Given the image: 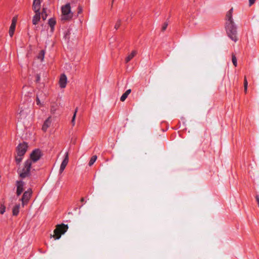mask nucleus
<instances>
[{
    "mask_svg": "<svg viewBox=\"0 0 259 259\" xmlns=\"http://www.w3.org/2000/svg\"><path fill=\"white\" fill-rule=\"evenodd\" d=\"M233 9H231L226 14V29L228 36L233 41L237 40L236 28L232 19Z\"/></svg>",
    "mask_w": 259,
    "mask_h": 259,
    "instance_id": "f257e3e1",
    "label": "nucleus"
},
{
    "mask_svg": "<svg viewBox=\"0 0 259 259\" xmlns=\"http://www.w3.org/2000/svg\"><path fill=\"white\" fill-rule=\"evenodd\" d=\"M75 1H72L71 2L66 4V21L72 20L74 16V7Z\"/></svg>",
    "mask_w": 259,
    "mask_h": 259,
    "instance_id": "f03ea898",
    "label": "nucleus"
},
{
    "mask_svg": "<svg viewBox=\"0 0 259 259\" xmlns=\"http://www.w3.org/2000/svg\"><path fill=\"white\" fill-rule=\"evenodd\" d=\"M31 164V160L30 159H28L25 162L24 167L19 172V176L21 178H25L30 175Z\"/></svg>",
    "mask_w": 259,
    "mask_h": 259,
    "instance_id": "7ed1b4c3",
    "label": "nucleus"
},
{
    "mask_svg": "<svg viewBox=\"0 0 259 259\" xmlns=\"http://www.w3.org/2000/svg\"><path fill=\"white\" fill-rule=\"evenodd\" d=\"M64 233H65V224L62 223L57 225L56 229L54 231L53 235H51V236L56 240L59 239Z\"/></svg>",
    "mask_w": 259,
    "mask_h": 259,
    "instance_id": "20e7f679",
    "label": "nucleus"
},
{
    "mask_svg": "<svg viewBox=\"0 0 259 259\" xmlns=\"http://www.w3.org/2000/svg\"><path fill=\"white\" fill-rule=\"evenodd\" d=\"M32 194V190L31 188H29L23 193L20 201L22 202L23 206L27 205L30 199Z\"/></svg>",
    "mask_w": 259,
    "mask_h": 259,
    "instance_id": "39448f33",
    "label": "nucleus"
},
{
    "mask_svg": "<svg viewBox=\"0 0 259 259\" xmlns=\"http://www.w3.org/2000/svg\"><path fill=\"white\" fill-rule=\"evenodd\" d=\"M27 147V144L25 142L20 144L17 148L18 156H23L26 153Z\"/></svg>",
    "mask_w": 259,
    "mask_h": 259,
    "instance_id": "423d86ee",
    "label": "nucleus"
},
{
    "mask_svg": "<svg viewBox=\"0 0 259 259\" xmlns=\"http://www.w3.org/2000/svg\"><path fill=\"white\" fill-rule=\"evenodd\" d=\"M41 156V151L39 149L34 150L30 154V159L33 162H36L38 160Z\"/></svg>",
    "mask_w": 259,
    "mask_h": 259,
    "instance_id": "0eeeda50",
    "label": "nucleus"
},
{
    "mask_svg": "<svg viewBox=\"0 0 259 259\" xmlns=\"http://www.w3.org/2000/svg\"><path fill=\"white\" fill-rule=\"evenodd\" d=\"M25 183L22 181H17L16 183V186L17 187L16 194L17 195L20 196L24 190V186Z\"/></svg>",
    "mask_w": 259,
    "mask_h": 259,
    "instance_id": "6e6552de",
    "label": "nucleus"
},
{
    "mask_svg": "<svg viewBox=\"0 0 259 259\" xmlns=\"http://www.w3.org/2000/svg\"><path fill=\"white\" fill-rule=\"evenodd\" d=\"M41 0H33L32 9L34 12H40Z\"/></svg>",
    "mask_w": 259,
    "mask_h": 259,
    "instance_id": "1a4fd4ad",
    "label": "nucleus"
},
{
    "mask_svg": "<svg viewBox=\"0 0 259 259\" xmlns=\"http://www.w3.org/2000/svg\"><path fill=\"white\" fill-rule=\"evenodd\" d=\"M52 123V119L51 117H49L44 122L42 126V130L46 132L47 131L48 127H49Z\"/></svg>",
    "mask_w": 259,
    "mask_h": 259,
    "instance_id": "9d476101",
    "label": "nucleus"
},
{
    "mask_svg": "<svg viewBox=\"0 0 259 259\" xmlns=\"http://www.w3.org/2000/svg\"><path fill=\"white\" fill-rule=\"evenodd\" d=\"M35 14L32 18V24L33 25H36L40 19V12H35Z\"/></svg>",
    "mask_w": 259,
    "mask_h": 259,
    "instance_id": "9b49d317",
    "label": "nucleus"
},
{
    "mask_svg": "<svg viewBox=\"0 0 259 259\" xmlns=\"http://www.w3.org/2000/svg\"><path fill=\"white\" fill-rule=\"evenodd\" d=\"M56 20L54 18H52L49 20L48 24L51 27V31L53 32L54 30V26L56 24Z\"/></svg>",
    "mask_w": 259,
    "mask_h": 259,
    "instance_id": "f8f14e48",
    "label": "nucleus"
},
{
    "mask_svg": "<svg viewBox=\"0 0 259 259\" xmlns=\"http://www.w3.org/2000/svg\"><path fill=\"white\" fill-rule=\"evenodd\" d=\"M20 208V204H16L13 207L12 209L13 215L17 216L19 214Z\"/></svg>",
    "mask_w": 259,
    "mask_h": 259,
    "instance_id": "ddd939ff",
    "label": "nucleus"
},
{
    "mask_svg": "<svg viewBox=\"0 0 259 259\" xmlns=\"http://www.w3.org/2000/svg\"><path fill=\"white\" fill-rule=\"evenodd\" d=\"M60 87L61 88H65V74L63 73L61 74L60 80H59Z\"/></svg>",
    "mask_w": 259,
    "mask_h": 259,
    "instance_id": "4468645a",
    "label": "nucleus"
},
{
    "mask_svg": "<svg viewBox=\"0 0 259 259\" xmlns=\"http://www.w3.org/2000/svg\"><path fill=\"white\" fill-rule=\"evenodd\" d=\"M131 93V90H127L120 97V101L123 102L125 100L128 95Z\"/></svg>",
    "mask_w": 259,
    "mask_h": 259,
    "instance_id": "2eb2a0df",
    "label": "nucleus"
},
{
    "mask_svg": "<svg viewBox=\"0 0 259 259\" xmlns=\"http://www.w3.org/2000/svg\"><path fill=\"white\" fill-rule=\"evenodd\" d=\"M137 54V51H132V52L131 53V54H130L126 58H125V62L126 63H127L128 62L130 61H131V60L132 59H133V58Z\"/></svg>",
    "mask_w": 259,
    "mask_h": 259,
    "instance_id": "dca6fc26",
    "label": "nucleus"
},
{
    "mask_svg": "<svg viewBox=\"0 0 259 259\" xmlns=\"http://www.w3.org/2000/svg\"><path fill=\"white\" fill-rule=\"evenodd\" d=\"M47 9L46 8H43L41 13L40 12L42 18L44 20H45L47 18Z\"/></svg>",
    "mask_w": 259,
    "mask_h": 259,
    "instance_id": "f3484780",
    "label": "nucleus"
},
{
    "mask_svg": "<svg viewBox=\"0 0 259 259\" xmlns=\"http://www.w3.org/2000/svg\"><path fill=\"white\" fill-rule=\"evenodd\" d=\"M15 28H16V26L15 25H11V26H10V29H9V33L10 36L11 37L14 35V31H15Z\"/></svg>",
    "mask_w": 259,
    "mask_h": 259,
    "instance_id": "a211bd4d",
    "label": "nucleus"
},
{
    "mask_svg": "<svg viewBox=\"0 0 259 259\" xmlns=\"http://www.w3.org/2000/svg\"><path fill=\"white\" fill-rule=\"evenodd\" d=\"M45 52L44 50H41L37 56V58L42 61L44 59Z\"/></svg>",
    "mask_w": 259,
    "mask_h": 259,
    "instance_id": "6ab92c4d",
    "label": "nucleus"
},
{
    "mask_svg": "<svg viewBox=\"0 0 259 259\" xmlns=\"http://www.w3.org/2000/svg\"><path fill=\"white\" fill-rule=\"evenodd\" d=\"M30 112L29 109H27L26 110L24 111V110H21L19 114L21 117H25L27 114Z\"/></svg>",
    "mask_w": 259,
    "mask_h": 259,
    "instance_id": "aec40b11",
    "label": "nucleus"
},
{
    "mask_svg": "<svg viewBox=\"0 0 259 259\" xmlns=\"http://www.w3.org/2000/svg\"><path fill=\"white\" fill-rule=\"evenodd\" d=\"M40 98H41V95H36V104L40 106H43V103L41 102V100L40 99Z\"/></svg>",
    "mask_w": 259,
    "mask_h": 259,
    "instance_id": "412c9836",
    "label": "nucleus"
},
{
    "mask_svg": "<svg viewBox=\"0 0 259 259\" xmlns=\"http://www.w3.org/2000/svg\"><path fill=\"white\" fill-rule=\"evenodd\" d=\"M97 158V157L96 155H94L93 157H92V158H91V159L89 161V165L90 166H92L95 163V162L96 161Z\"/></svg>",
    "mask_w": 259,
    "mask_h": 259,
    "instance_id": "4be33fe9",
    "label": "nucleus"
},
{
    "mask_svg": "<svg viewBox=\"0 0 259 259\" xmlns=\"http://www.w3.org/2000/svg\"><path fill=\"white\" fill-rule=\"evenodd\" d=\"M61 12L62 15L61 19L62 21H63L65 20V5L61 7Z\"/></svg>",
    "mask_w": 259,
    "mask_h": 259,
    "instance_id": "5701e85b",
    "label": "nucleus"
},
{
    "mask_svg": "<svg viewBox=\"0 0 259 259\" xmlns=\"http://www.w3.org/2000/svg\"><path fill=\"white\" fill-rule=\"evenodd\" d=\"M37 95H41V98H40V99L41 100L42 102L44 103L47 97L46 95L42 92H39Z\"/></svg>",
    "mask_w": 259,
    "mask_h": 259,
    "instance_id": "b1692460",
    "label": "nucleus"
},
{
    "mask_svg": "<svg viewBox=\"0 0 259 259\" xmlns=\"http://www.w3.org/2000/svg\"><path fill=\"white\" fill-rule=\"evenodd\" d=\"M247 85H248V82L247 81L246 77V76H245L244 79V92L245 93H247Z\"/></svg>",
    "mask_w": 259,
    "mask_h": 259,
    "instance_id": "393cba45",
    "label": "nucleus"
},
{
    "mask_svg": "<svg viewBox=\"0 0 259 259\" xmlns=\"http://www.w3.org/2000/svg\"><path fill=\"white\" fill-rule=\"evenodd\" d=\"M77 108H76L74 111V113L73 114V117L72 118V120H71V123L72 124V125H74L75 124V118H76V113H77Z\"/></svg>",
    "mask_w": 259,
    "mask_h": 259,
    "instance_id": "a878e982",
    "label": "nucleus"
},
{
    "mask_svg": "<svg viewBox=\"0 0 259 259\" xmlns=\"http://www.w3.org/2000/svg\"><path fill=\"white\" fill-rule=\"evenodd\" d=\"M5 210H6V207H5V205L4 204H1V207H0L1 214H4V212H5Z\"/></svg>",
    "mask_w": 259,
    "mask_h": 259,
    "instance_id": "bb28decb",
    "label": "nucleus"
},
{
    "mask_svg": "<svg viewBox=\"0 0 259 259\" xmlns=\"http://www.w3.org/2000/svg\"><path fill=\"white\" fill-rule=\"evenodd\" d=\"M15 159L17 164H19L22 160V156H18V155L17 154V155L16 156Z\"/></svg>",
    "mask_w": 259,
    "mask_h": 259,
    "instance_id": "cd10ccee",
    "label": "nucleus"
},
{
    "mask_svg": "<svg viewBox=\"0 0 259 259\" xmlns=\"http://www.w3.org/2000/svg\"><path fill=\"white\" fill-rule=\"evenodd\" d=\"M65 169V159H64L62 162V163L61 164L60 171V172H62V171Z\"/></svg>",
    "mask_w": 259,
    "mask_h": 259,
    "instance_id": "c85d7f7f",
    "label": "nucleus"
},
{
    "mask_svg": "<svg viewBox=\"0 0 259 259\" xmlns=\"http://www.w3.org/2000/svg\"><path fill=\"white\" fill-rule=\"evenodd\" d=\"M232 63L233 64H234V65L235 66H237V59L235 57V56L234 55H232Z\"/></svg>",
    "mask_w": 259,
    "mask_h": 259,
    "instance_id": "c756f323",
    "label": "nucleus"
},
{
    "mask_svg": "<svg viewBox=\"0 0 259 259\" xmlns=\"http://www.w3.org/2000/svg\"><path fill=\"white\" fill-rule=\"evenodd\" d=\"M120 23H121V20H118V21L117 22V23H116L115 26H114V28L117 30L120 26Z\"/></svg>",
    "mask_w": 259,
    "mask_h": 259,
    "instance_id": "7c9ffc66",
    "label": "nucleus"
},
{
    "mask_svg": "<svg viewBox=\"0 0 259 259\" xmlns=\"http://www.w3.org/2000/svg\"><path fill=\"white\" fill-rule=\"evenodd\" d=\"M16 22H17V19L15 17H14L12 19L11 25H14L16 26Z\"/></svg>",
    "mask_w": 259,
    "mask_h": 259,
    "instance_id": "2f4dec72",
    "label": "nucleus"
},
{
    "mask_svg": "<svg viewBox=\"0 0 259 259\" xmlns=\"http://www.w3.org/2000/svg\"><path fill=\"white\" fill-rule=\"evenodd\" d=\"M167 25L168 24L167 23H164L162 27V31H164L166 29Z\"/></svg>",
    "mask_w": 259,
    "mask_h": 259,
    "instance_id": "473e14b6",
    "label": "nucleus"
},
{
    "mask_svg": "<svg viewBox=\"0 0 259 259\" xmlns=\"http://www.w3.org/2000/svg\"><path fill=\"white\" fill-rule=\"evenodd\" d=\"M255 1V0H249V5H252L254 3Z\"/></svg>",
    "mask_w": 259,
    "mask_h": 259,
    "instance_id": "72a5a7b5",
    "label": "nucleus"
},
{
    "mask_svg": "<svg viewBox=\"0 0 259 259\" xmlns=\"http://www.w3.org/2000/svg\"><path fill=\"white\" fill-rule=\"evenodd\" d=\"M55 111V109L54 108V106H52L51 108V111L52 113H54Z\"/></svg>",
    "mask_w": 259,
    "mask_h": 259,
    "instance_id": "f704fd0d",
    "label": "nucleus"
},
{
    "mask_svg": "<svg viewBox=\"0 0 259 259\" xmlns=\"http://www.w3.org/2000/svg\"><path fill=\"white\" fill-rule=\"evenodd\" d=\"M256 201L257 202V203H258V205L259 206V196L258 195L256 196Z\"/></svg>",
    "mask_w": 259,
    "mask_h": 259,
    "instance_id": "c9c22d12",
    "label": "nucleus"
},
{
    "mask_svg": "<svg viewBox=\"0 0 259 259\" xmlns=\"http://www.w3.org/2000/svg\"><path fill=\"white\" fill-rule=\"evenodd\" d=\"M65 159H66V165L67 164V163L68 162V154L67 153H66V158H65Z\"/></svg>",
    "mask_w": 259,
    "mask_h": 259,
    "instance_id": "e433bc0d",
    "label": "nucleus"
},
{
    "mask_svg": "<svg viewBox=\"0 0 259 259\" xmlns=\"http://www.w3.org/2000/svg\"><path fill=\"white\" fill-rule=\"evenodd\" d=\"M65 227H66V232L67 229H68V226H67V225H66Z\"/></svg>",
    "mask_w": 259,
    "mask_h": 259,
    "instance_id": "4c0bfd02",
    "label": "nucleus"
},
{
    "mask_svg": "<svg viewBox=\"0 0 259 259\" xmlns=\"http://www.w3.org/2000/svg\"><path fill=\"white\" fill-rule=\"evenodd\" d=\"M81 11H82L81 9H80L79 10L78 13H81Z\"/></svg>",
    "mask_w": 259,
    "mask_h": 259,
    "instance_id": "58836bf2",
    "label": "nucleus"
},
{
    "mask_svg": "<svg viewBox=\"0 0 259 259\" xmlns=\"http://www.w3.org/2000/svg\"><path fill=\"white\" fill-rule=\"evenodd\" d=\"M84 198H81V201L82 202H83V201H84Z\"/></svg>",
    "mask_w": 259,
    "mask_h": 259,
    "instance_id": "ea45409f",
    "label": "nucleus"
},
{
    "mask_svg": "<svg viewBox=\"0 0 259 259\" xmlns=\"http://www.w3.org/2000/svg\"><path fill=\"white\" fill-rule=\"evenodd\" d=\"M65 80H66V84L67 83V77H66Z\"/></svg>",
    "mask_w": 259,
    "mask_h": 259,
    "instance_id": "a19ab883",
    "label": "nucleus"
},
{
    "mask_svg": "<svg viewBox=\"0 0 259 259\" xmlns=\"http://www.w3.org/2000/svg\"><path fill=\"white\" fill-rule=\"evenodd\" d=\"M39 79V77H37V80H38Z\"/></svg>",
    "mask_w": 259,
    "mask_h": 259,
    "instance_id": "79ce46f5",
    "label": "nucleus"
}]
</instances>
